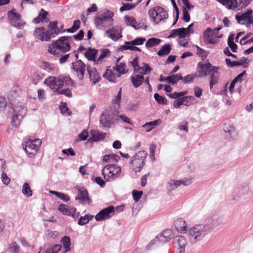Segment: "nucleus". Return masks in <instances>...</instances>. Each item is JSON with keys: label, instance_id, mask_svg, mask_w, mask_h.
Returning <instances> with one entry per match:
<instances>
[{"label": "nucleus", "instance_id": "obj_52", "mask_svg": "<svg viewBox=\"0 0 253 253\" xmlns=\"http://www.w3.org/2000/svg\"><path fill=\"white\" fill-rule=\"evenodd\" d=\"M110 50L108 49H105L101 50V53L99 55L97 60L95 61V64L98 63L99 62H101L102 60L110 54Z\"/></svg>", "mask_w": 253, "mask_h": 253}, {"label": "nucleus", "instance_id": "obj_20", "mask_svg": "<svg viewBox=\"0 0 253 253\" xmlns=\"http://www.w3.org/2000/svg\"><path fill=\"white\" fill-rule=\"evenodd\" d=\"M76 200H79L80 203L83 204H90V200L88 197V193L87 191L82 188L79 189V193Z\"/></svg>", "mask_w": 253, "mask_h": 253}, {"label": "nucleus", "instance_id": "obj_5", "mask_svg": "<svg viewBox=\"0 0 253 253\" xmlns=\"http://www.w3.org/2000/svg\"><path fill=\"white\" fill-rule=\"evenodd\" d=\"M26 108L22 105L13 107L10 113L11 114V120L13 126H19L26 114Z\"/></svg>", "mask_w": 253, "mask_h": 253}, {"label": "nucleus", "instance_id": "obj_48", "mask_svg": "<svg viewBox=\"0 0 253 253\" xmlns=\"http://www.w3.org/2000/svg\"><path fill=\"white\" fill-rule=\"evenodd\" d=\"M146 40V39L145 38H137L130 42H126V45L134 44L135 45H140L143 44Z\"/></svg>", "mask_w": 253, "mask_h": 253}, {"label": "nucleus", "instance_id": "obj_45", "mask_svg": "<svg viewBox=\"0 0 253 253\" xmlns=\"http://www.w3.org/2000/svg\"><path fill=\"white\" fill-rule=\"evenodd\" d=\"M91 134L93 139V141H98L103 139L106 136V134L102 133L98 130H92L91 131Z\"/></svg>", "mask_w": 253, "mask_h": 253}, {"label": "nucleus", "instance_id": "obj_27", "mask_svg": "<svg viewBox=\"0 0 253 253\" xmlns=\"http://www.w3.org/2000/svg\"><path fill=\"white\" fill-rule=\"evenodd\" d=\"M131 80L132 84L135 87H138L140 86L144 81V77L142 75L133 73L131 76Z\"/></svg>", "mask_w": 253, "mask_h": 253}, {"label": "nucleus", "instance_id": "obj_25", "mask_svg": "<svg viewBox=\"0 0 253 253\" xmlns=\"http://www.w3.org/2000/svg\"><path fill=\"white\" fill-rule=\"evenodd\" d=\"M253 11L252 9H248L246 12L242 13L241 15L239 14L236 15V19L238 23L243 24V21H247L249 23L251 16L253 14Z\"/></svg>", "mask_w": 253, "mask_h": 253}, {"label": "nucleus", "instance_id": "obj_50", "mask_svg": "<svg viewBox=\"0 0 253 253\" xmlns=\"http://www.w3.org/2000/svg\"><path fill=\"white\" fill-rule=\"evenodd\" d=\"M184 105L187 106H190L194 103L195 98L193 96H186L183 97Z\"/></svg>", "mask_w": 253, "mask_h": 253}, {"label": "nucleus", "instance_id": "obj_19", "mask_svg": "<svg viewBox=\"0 0 253 253\" xmlns=\"http://www.w3.org/2000/svg\"><path fill=\"white\" fill-rule=\"evenodd\" d=\"M222 224V219L216 215H213L210 216L206 219V224L205 225H209L211 228V230Z\"/></svg>", "mask_w": 253, "mask_h": 253}, {"label": "nucleus", "instance_id": "obj_41", "mask_svg": "<svg viewBox=\"0 0 253 253\" xmlns=\"http://www.w3.org/2000/svg\"><path fill=\"white\" fill-rule=\"evenodd\" d=\"M113 68L115 69L116 71L120 74V76L126 73L127 72V70L126 69V65L124 62H120Z\"/></svg>", "mask_w": 253, "mask_h": 253}, {"label": "nucleus", "instance_id": "obj_30", "mask_svg": "<svg viewBox=\"0 0 253 253\" xmlns=\"http://www.w3.org/2000/svg\"><path fill=\"white\" fill-rule=\"evenodd\" d=\"M223 130L225 132L228 133L229 136L232 138L235 136L236 132L235 129V127L233 125L229 123H224L223 125Z\"/></svg>", "mask_w": 253, "mask_h": 253}, {"label": "nucleus", "instance_id": "obj_33", "mask_svg": "<svg viewBox=\"0 0 253 253\" xmlns=\"http://www.w3.org/2000/svg\"><path fill=\"white\" fill-rule=\"evenodd\" d=\"M61 243L63 245V253H66L71 250V240L68 236H64L61 240Z\"/></svg>", "mask_w": 253, "mask_h": 253}, {"label": "nucleus", "instance_id": "obj_29", "mask_svg": "<svg viewBox=\"0 0 253 253\" xmlns=\"http://www.w3.org/2000/svg\"><path fill=\"white\" fill-rule=\"evenodd\" d=\"M171 231L170 230H166L157 236V239L161 242H167L171 239Z\"/></svg>", "mask_w": 253, "mask_h": 253}, {"label": "nucleus", "instance_id": "obj_54", "mask_svg": "<svg viewBox=\"0 0 253 253\" xmlns=\"http://www.w3.org/2000/svg\"><path fill=\"white\" fill-rule=\"evenodd\" d=\"M197 76L198 75L196 74H189L183 78V82L185 84L192 83Z\"/></svg>", "mask_w": 253, "mask_h": 253}, {"label": "nucleus", "instance_id": "obj_2", "mask_svg": "<svg viewBox=\"0 0 253 253\" xmlns=\"http://www.w3.org/2000/svg\"><path fill=\"white\" fill-rule=\"evenodd\" d=\"M211 231L209 225L203 224L192 226L187 230V234L191 243L194 244L201 241Z\"/></svg>", "mask_w": 253, "mask_h": 253}, {"label": "nucleus", "instance_id": "obj_22", "mask_svg": "<svg viewBox=\"0 0 253 253\" xmlns=\"http://www.w3.org/2000/svg\"><path fill=\"white\" fill-rule=\"evenodd\" d=\"M44 75L38 69H33L30 72V78L34 84H37L41 80Z\"/></svg>", "mask_w": 253, "mask_h": 253}, {"label": "nucleus", "instance_id": "obj_49", "mask_svg": "<svg viewBox=\"0 0 253 253\" xmlns=\"http://www.w3.org/2000/svg\"><path fill=\"white\" fill-rule=\"evenodd\" d=\"M234 35H230L228 39V45L233 52H237V45L234 43Z\"/></svg>", "mask_w": 253, "mask_h": 253}, {"label": "nucleus", "instance_id": "obj_39", "mask_svg": "<svg viewBox=\"0 0 253 253\" xmlns=\"http://www.w3.org/2000/svg\"><path fill=\"white\" fill-rule=\"evenodd\" d=\"M120 158V157L116 154L105 155L103 157L102 161L104 163L118 162Z\"/></svg>", "mask_w": 253, "mask_h": 253}, {"label": "nucleus", "instance_id": "obj_43", "mask_svg": "<svg viewBox=\"0 0 253 253\" xmlns=\"http://www.w3.org/2000/svg\"><path fill=\"white\" fill-rule=\"evenodd\" d=\"M171 50V47L169 44L164 45L158 52V55L160 56H166L168 55Z\"/></svg>", "mask_w": 253, "mask_h": 253}, {"label": "nucleus", "instance_id": "obj_6", "mask_svg": "<svg viewBox=\"0 0 253 253\" xmlns=\"http://www.w3.org/2000/svg\"><path fill=\"white\" fill-rule=\"evenodd\" d=\"M121 171L120 166L115 164L106 165L102 169V173L104 179L109 181L114 180L118 178Z\"/></svg>", "mask_w": 253, "mask_h": 253}, {"label": "nucleus", "instance_id": "obj_53", "mask_svg": "<svg viewBox=\"0 0 253 253\" xmlns=\"http://www.w3.org/2000/svg\"><path fill=\"white\" fill-rule=\"evenodd\" d=\"M237 190L239 195H244L248 193L249 188L246 185H242L238 187Z\"/></svg>", "mask_w": 253, "mask_h": 253}, {"label": "nucleus", "instance_id": "obj_44", "mask_svg": "<svg viewBox=\"0 0 253 253\" xmlns=\"http://www.w3.org/2000/svg\"><path fill=\"white\" fill-rule=\"evenodd\" d=\"M167 79L169 80V83L174 84L179 80H183V77L180 74H177L168 76Z\"/></svg>", "mask_w": 253, "mask_h": 253}, {"label": "nucleus", "instance_id": "obj_9", "mask_svg": "<svg viewBox=\"0 0 253 253\" xmlns=\"http://www.w3.org/2000/svg\"><path fill=\"white\" fill-rule=\"evenodd\" d=\"M7 18L11 25L20 28L25 24V22L21 18L20 15L13 9L7 12Z\"/></svg>", "mask_w": 253, "mask_h": 253}, {"label": "nucleus", "instance_id": "obj_38", "mask_svg": "<svg viewBox=\"0 0 253 253\" xmlns=\"http://www.w3.org/2000/svg\"><path fill=\"white\" fill-rule=\"evenodd\" d=\"M181 185L180 180L170 179L167 183V188L169 191H172Z\"/></svg>", "mask_w": 253, "mask_h": 253}, {"label": "nucleus", "instance_id": "obj_60", "mask_svg": "<svg viewBox=\"0 0 253 253\" xmlns=\"http://www.w3.org/2000/svg\"><path fill=\"white\" fill-rule=\"evenodd\" d=\"M58 94H64L68 97L72 96V92L69 88L59 89V91L56 92Z\"/></svg>", "mask_w": 253, "mask_h": 253}, {"label": "nucleus", "instance_id": "obj_7", "mask_svg": "<svg viewBox=\"0 0 253 253\" xmlns=\"http://www.w3.org/2000/svg\"><path fill=\"white\" fill-rule=\"evenodd\" d=\"M148 13L153 21L156 24L168 18L167 11L159 6H156L150 9Z\"/></svg>", "mask_w": 253, "mask_h": 253}, {"label": "nucleus", "instance_id": "obj_62", "mask_svg": "<svg viewBox=\"0 0 253 253\" xmlns=\"http://www.w3.org/2000/svg\"><path fill=\"white\" fill-rule=\"evenodd\" d=\"M1 179L4 185H7L10 183V179L7 176L6 173L4 171L2 172Z\"/></svg>", "mask_w": 253, "mask_h": 253}, {"label": "nucleus", "instance_id": "obj_3", "mask_svg": "<svg viewBox=\"0 0 253 253\" xmlns=\"http://www.w3.org/2000/svg\"><path fill=\"white\" fill-rule=\"evenodd\" d=\"M44 84L53 91L57 92L59 89L62 88L65 85H71L72 82L71 79L67 76H49L44 80Z\"/></svg>", "mask_w": 253, "mask_h": 253}, {"label": "nucleus", "instance_id": "obj_47", "mask_svg": "<svg viewBox=\"0 0 253 253\" xmlns=\"http://www.w3.org/2000/svg\"><path fill=\"white\" fill-rule=\"evenodd\" d=\"M22 191V193L28 197H31L33 195V192L28 183H25L23 184Z\"/></svg>", "mask_w": 253, "mask_h": 253}, {"label": "nucleus", "instance_id": "obj_8", "mask_svg": "<svg viewBox=\"0 0 253 253\" xmlns=\"http://www.w3.org/2000/svg\"><path fill=\"white\" fill-rule=\"evenodd\" d=\"M113 12L109 10L106 11L96 17L95 23L96 25L101 27L111 26L113 25Z\"/></svg>", "mask_w": 253, "mask_h": 253}, {"label": "nucleus", "instance_id": "obj_59", "mask_svg": "<svg viewBox=\"0 0 253 253\" xmlns=\"http://www.w3.org/2000/svg\"><path fill=\"white\" fill-rule=\"evenodd\" d=\"M186 94V91H182L180 92H173L172 93L169 94L168 95L171 98L177 99L178 98H181V97L184 96Z\"/></svg>", "mask_w": 253, "mask_h": 253}, {"label": "nucleus", "instance_id": "obj_17", "mask_svg": "<svg viewBox=\"0 0 253 253\" xmlns=\"http://www.w3.org/2000/svg\"><path fill=\"white\" fill-rule=\"evenodd\" d=\"M122 29L119 26L114 27L106 31V35L114 41L122 38Z\"/></svg>", "mask_w": 253, "mask_h": 253}, {"label": "nucleus", "instance_id": "obj_24", "mask_svg": "<svg viewBox=\"0 0 253 253\" xmlns=\"http://www.w3.org/2000/svg\"><path fill=\"white\" fill-rule=\"evenodd\" d=\"M103 76L107 80L112 82H115L116 79L120 77V74L116 71L114 68L112 70L106 69Z\"/></svg>", "mask_w": 253, "mask_h": 253}, {"label": "nucleus", "instance_id": "obj_57", "mask_svg": "<svg viewBox=\"0 0 253 253\" xmlns=\"http://www.w3.org/2000/svg\"><path fill=\"white\" fill-rule=\"evenodd\" d=\"M143 194V192L142 191H136L135 190H134L132 191V196L133 200L135 202H137L139 200V199L141 198L142 195Z\"/></svg>", "mask_w": 253, "mask_h": 253}, {"label": "nucleus", "instance_id": "obj_1", "mask_svg": "<svg viewBox=\"0 0 253 253\" xmlns=\"http://www.w3.org/2000/svg\"><path fill=\"white\" fill-rule=\"evenodd\" d=\"M72 37L64 36L52 43L48 46V52L56 56H61L64 53L69 51L71 49L70 43Z\"/></svg>", "mask_w": 253, "mask_h": 253}, {"label": "nucleus", "instance_id": "obj_26", "mask_svg": "<svg viewBox=\"0 0 253 253\" xmlns=\"http://www.w3.org/2000/svg\"><path fill=\"white\" fill-rule=\"evenodd\" d=\"M174 225L177 230L181 233H185L187 231V224L181 218L176 219L174 222Z\"/></svg>", "mask_w": 253, "mask_h": 253}, {"label": "nucleus", "instance_id": "obj_4", "mask_svg": "<svg viewBox=\"0 0 253 253\" xmlns=\"http://www.w3.org/2000/svg\"><path fill=\"white\" fill-rule=\"evenodd\" d=\"M147 156L144 150L139 151L132 156L130 160V169L135 173L140 172L144 166Z\"/></svg>", "mask_w": 253, "mask_h": 253}, {"label": "nucleus", "instance_id": "obj_56", "mask_svg": "<svg viewBox=\"0 0 253 253\" xmlns=\"http://www.w3.org/2000/svg\"><path fill=\"white\" fill-rule=\"evenodd\" d=\"M60 109L62 114L68 116L71 113L69 109L67 107L66 103H62L60 107Z\"/></svg>", "mask_w": 253, "mask_h": 253}, {"label": "nucleus", "instance_id": "obj_18", "mask_svg": "<svg viewBox=\"0 0 253 253\" xmlns=\"http://www.w3.org/2000/svg\"><path fill=\"white\" fill-rule=\"evenodd\" d=\"M112 117L111 115V112L110 110H106L104 111L101 114L100 117V123L104 127H109L110 124L113 123V120H112Z\"/></svg>", "mask_w": 253, "mask_h": 253}, {"label": "nucleus", "instance_id": "obj_23", "mask_svg": "<svg viewBox=\"0 0 253 253\" xmlns=\"http://www.w3.org/2000/svg\"><path fill=\"white\" fill-rule=\"evenodd\" d=\"M218 69V67H213V71L210 74V86L211 89L218 82L219 74Z\"/></svg>", "mask_w": 253, "mask_h": 253}, {"label": "nucleus", "instance_id": "obj_32", "mask_svg": "<svg viewBox=\"0 0 253 253\" xmlns=\"http://www.w3.org/2000/svg\"><path fill=\"white\" fill-rule=\"evenodd\" d=\"M161 123V120H156L154 121H151L146 123L142 126V127L145 129V131L150 132L155 126H158Z\"/></svg>", "mask_w": 253, "mask_h": 253}, {"label": "nucleus", "instance_id": "obj_28", "mask_svg": "<svg viewBox=\"0 0 253 253\" xmlns=\"http://www.w3.org/2000/svg\"><path fill=\"white\" fill-rule=\"evenodd\" d=\"M187 35L184 28L174 29L171 31V34L168 36V38H174L178 36L180 38H185Z\"/></svg>", "mask_w": 253, "mask_h": 253}, {"label": "nucleus", "instance_id": "obj_58", "mask_svg": "<svg viewBox=\"0 0 253 253\" xmlns=\"http://www.w3.org/2000/svg\"><path fill=\"white\" fill-rule=\"evenodd\" d=\"M116 121H122L124 123H126L128 124H131V122H130V119L125 115H119L117 117V118L116 119Z\"/></svg>", "mask_w": 253, "mask_h": 253}, {"label": "nucleus", "instance_id": "obj_14", "mask_svg": "<svg viewBox=\"0 0 253 253\" xmlns=\"http://www.w3.org/2000/svg\"><path fill=\"white\" fill-rule=\"evenodd\" d=\"M85 65L81 60H77L72 63V68L80 80H82L85 70Z\"/></svg>", "mask_w": 253, "mask_h": 253}, {"label": "nucleus", "instance_id": "obj_15", "mask_svg": "<svg viewBox=\"0 0 253 253\" xmlns=\"http://www.w3.org/2000/svg\"><path fill=\"white\" fill-rule=\"evenodd\" d=\"M174 248L177 250V253H184L186 245L185 238L181 236H177L173 239Z\"/></svg>", "mask_w": 253, "mask_h": 253}, {"label": "nucleus", "instance_id": "obj_13", "mask_svg": "<svg viewBox=\"0 0 253 253\" xmlns=\"http://www.w3.org/2000/svg\"><path fill=\"white\" fill-rule=\"evenodd\" d=\"M35 37L41 41H48L51 38V35L43 27L37 28L34 32Z\"/></svg>", "mask_w": 253, "mask_h": 253}, {"label": "nucleus", "instance_id": "obj_35", "mask_svg": "<svg viewBox=\"0 0 253 253\" xmlns=\"http://www.w3.org/2000/svg\"><path fill=\"white\" fill-rule=\"evenodd\" d=\"M97 53V50L94 48L87 49L84 53V56L88 60L95 61V58Z\"/></svg>", "mask_w": 253, "mask_h": 253}, {"label": "nucleus", "instance_id": "obj_12", "mask_svg": "<svg viewBox=\"0 0 253 253\" xmlns=\"http://www.w3.org/2000/svg\"><path fill=\"white\" fill-rule=\"evenodd\" d=\"M213 67L209 62H199L197 65V73L199 77L210 75L213 71Z\"/></svg>", "mask_w": 253, "mask_h": 253}, {"label": "nucleus", "instance_id": "obj_21", "mask_svg": "<svg viewBox=\"0 0 253 253\" xmlns=\"http://www.w3.org/2000/svg\"><path fill=\"white\" fill-rule=\"evenodd\" d=\"M87 70L89 76L90 81L92 82L93 84L100 81L101 79L100 76L95 68L88 67Z\"/></svg>", "mask_w": 253, "mask_h": 253}, {"label": "nucleus", "instance_id": "obj_40", "mask_svg": "<svg viewBox=\"0 0 253 253\" xmlns=\"http://www.w3.org/2000/svg\"><path fill=\"white\" fill-rule=\"evenodd\" d=\"M161 42V40L156 38L149 39L145 43V46L147 48L158 45Z\"/></svg>", "mask_w": 253, "mask_h": 253}, {"label": "nucleus", "instance_id": "obj_51", "mask_svg": "<svg viewBox=\"0 0 253 253\" xmlns=\"http://www.w3.org/2000/svg\"><path fill=\"white\" fill-rule=\"evenodd\" d=\"M81 22L79 20L74 21L73 26L68 29H67L66 31L69 33H74L76 32L80 27Z\"/></svg>", "mask_w": 253, "mask_h": 253}, {"label": "nucleus", "instance_id": "obj_55", "mask_svg": "<svg viewBox=\"0 0 253 253\" xmlns=\"http://www.w3.org/2000/svg\"><path fill=\"white\" fill-rule=\"evenodd\" d=\"M135 45L132 44V45H126V42H125V44L122 45L121 46V49H124V50H127V49H130L132 51H140L141 50L139 48L135 46Z\"/></svg>", "mask_w": 253, "mask_h": 253}, {"label": "nucleus", "instance_id": "obj_64", "mask_svg": "<svg viewBox=\"0 0 253 253\" xmlns=\"http://www.w3.org/2000/svg\"><path fill=\"white\" fill-rule=\"evenodd\" d=\"M19 251L18 246L16 243H13L9 249V253H18Z\"/></svg>", "mask_w": 253, "mask_h": 253}, {"label": "nucleus", "instance_id": "obj_46", "mask_svg": "<svg viewBox=\"0 0 253 253\" xmlns=\"http://www.w3.org/2000/svg\"><path fill=\"white\" fill-rule=\"evenodd\" d=\"M250 60L244 57H242L239 61H235L234 67L243 66L244 68H247L249 66Z\"/></svg>", "mask_w": 253, "mask_h": 253}, {"label": "nucleus", "instance_id": "obj_63", "mask_svg": "<svg viewBox=\"0 0 253 253\" xmlns=\"http://www.w3.org/2000/svg\"><path fill=\"white\" fill-rule=\"evenodd\" d=\"M134 7H135V5H133L132 4L126 3V4H124L123 6L121 7L120 10L121 12H123L125 10H131V9H133V8H134Z\"/></svg>", "mask_w": 253, "mask_h": 253}, {"label": "nucleus", "instance_id": "obj_31", "mask_svg": "<svg viewBox=\"0 0 253 253\" xmlns=\"http://www.w3.org/2000/svg\"><path fill=\"white\" fill-rule=\"evenodd\" d=\"M152 69L150 68V66L146 63L143 64V67H138L134 71V73H136L140 75L147 74L148 73H150Z\"/></svg>", "mask_w": 253, "mask_h": 253}, {"label": "nucleus", "instance_id": "obj_37", "mask_svg": "<svg viewBox=\"0 0 253 253\" xmlns=\"http://www.w3.org/2000/svg\"><path fill=\"white\" fill-rule=\"evenodd\" d=\"M127 26H130L135 29H138L139 27L137 25L135 19L131 16H126L124 17Z\"/></svg>", "mask_w": 253, "mask_h": 253}, {"label": "nucleus", "instance_id": "obj_16", "mask_svg": "<svg viewBox=\"0 0 253 253\" xmlns=\"http://www.w3.org/2000/svg\"><path fill=\"white\" fill-rule=\"evenodd\" d=\"M58 210L62 214L76 218L78 215H76V209L72 206H69L64 204H61L58 207Z\"/></svg>", "mask_w": 253, "mask_h": 253}, {"label": "nucleus", "instance_id": "obj_61", "mask_svg": "<svg viewBox=\"0 0 253 253\" xmlns=\"http://www.w3.org/2000/svg\"><path fill=\"white\" fill-rule=\"evenodd\" d=\"M42 68L48 72H51L53 69V65L47 62H43L42 64Z\"/></svg>", "mask_w": 253, "mask_h": 253}, {"label": "nucleus", "instance_id": "obj_11", "mask_svg": "<svg viewBox=\"0 0 253 253\" xmlns=\"http://www.w3.org/2000/svg\"><path fill=\"white\" fill-rule=\"evenodd\" d=\"M115 214V208L113 206L102 209L95 216L97 221H100L110 218Z\"/></svg>", "mask_w": 253, "mask_h": 253}, {"label": "nucleus", "instance_id": "obj_34", "mask_svg": "<svg viewBox=\"0 0 253 253\" xmlns=\"http://www.w3.org/2000/svg\"><path fill=\"white\" fill-rule=\"evenodd\" d=\"M203 37L205 41L209 43L214 44V42L211 39L213 37V32L211 28H208L204 32Z\"/></svg>", "mask_w": 253, "mask_h": 253}, {"label": "nucleus", "instance_id": "obj_10", "mask_svg": "<svg viewBox=\"0 0 253 253\" xmlns=\"http://www.w3.org/2000/svg\"><path fill=\"white\" fill-rule=\"evenodd\" d=\"M42 144L41 139L29 140L26 142L24 150L27 155L32 157L36 154Z\"/></svg>", "mask_w": 253, "mask_h": 253}, {"label": "nucleus", "instance_id": "obj_42", "mask_svg": "<svg viewBox=\"0 0 253 253\" xmlns=\"http://www.w3.org/2000/svg\"><path fill=\"white\" fill-rule=\"evenodd\" d=\"M93 217V215L90 214H86L84 216H81L78 223L80 225H84L91 220Z\"/></svg>", "mask_w": 253, "mask_h": 253}, {"label": "nucleus", "instance_id": "obj_36", "mask_svg": "<svg viewBox=\"0 0 253 253\" xmlns=\"http://www.w3.org/2000/svg\"><path fill=\"white\" fill-rule=\"evenodd\" d=\"M57 22H51L49 24V31L51 35V38H54L59 33V30L57 29Z\"/></svg>", "mask_w": 253, "mask_h": 253}]
</instances>
